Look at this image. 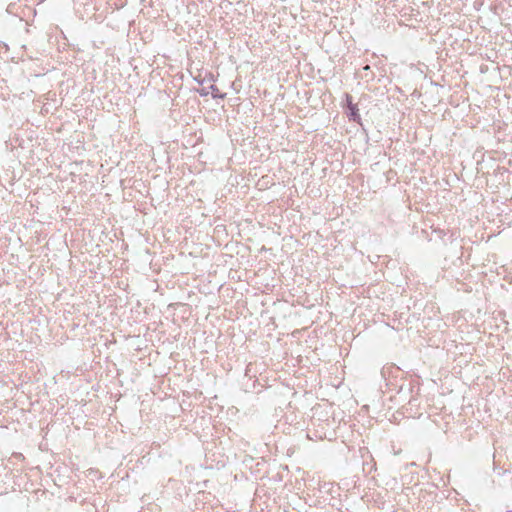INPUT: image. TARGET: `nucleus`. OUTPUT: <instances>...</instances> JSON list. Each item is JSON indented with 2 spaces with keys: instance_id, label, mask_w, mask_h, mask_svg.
<instances>
[{
  "instance_id": "nucleus-1",
  "label": "nucleus",
  "mask_w": 512,
  "mask_h": 512,
  "mask_svg": "<svg viewBox=\"0 0 512 512\" xmlns=\"http://www.w3.org/2000/svg\"><path fill=\"white\" fill-rule=\"evenodd\" d=\"M350 99H351V97L349 95H347L348 106H349V110H350V116L355 120L356 117L358 116V114H357L358 109L356 108V105L352 104Z\"/></svg>"
},
{
  "instance_id": "nucleus-2",
  "label": "nucleus",
  "mask_w": 512,
  "mask_h": 512,
  "mask_svg": "<svg viewBox=\"0 0 512 512\" xmlns=\"http://www.w3.org/2000/svg\"><path fill=\"white\" fill-rule=\"evenodd\" d=\"M209 90L211 91L213 98H217V97L223 98L225 96L223 94L222 95L217 94L218 88L215 85H210Z\"/></svg>"
},
{
  "instance_id": "nucleus-3",
  "label": "nucleus",
  "mask_w": 512,
  "mask_h": 512,
  "mask_svg": "<svg viewBox=\"0 0 512 512\" xmlns=\"http://www.w3.org/2000/svg\"><path fill=\"white\" fill-rule=\"evenodd\" d=\"M209 92H210L209 90H207V89L203 88V89L200 91V95H201V96H207V95L209 94Z\"/></svg>"
}]
</instances>
